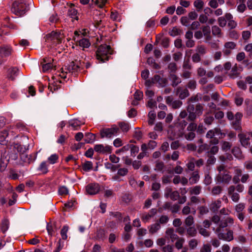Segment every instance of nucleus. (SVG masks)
<instances>
[{
  "label": "nucleus",
  "instance_id": "obj_1",
  "mask_svg": "<svg viewBox=\"0 0 252 252\" xmlns=\"http://www.w3.org/2000/svg\"><path fill=\"white\" fill-rule=\"evenodd\" d=\"M217 169L218 173L216 176V181L220 183L229 184L232 180V176L230 172L225 168V166L221 164L217 166Z\"/></svg>",
  "mask_w": 252,
  "mask_h": 252
},
{
  "label": "nucleus",
  "instance_id": "obj_2",
  "mask_svg": "<svg viewBox=\"0 0 252 252\" xmlns=\"http://www.w3.org/2000/svg\"><path fill=\"white\" fill-rule=\"evenodd\" d=\"M113 53V50L110 45L102 44L100 45L96 51V58L101 63L108 61L110 55Z\"/></svg>",
  "mask_w": 252,
  "mask_h": 252
},
{
  "label": "nucleus",
  "instance_id": "obj_3",
  "mask_svg": "<svg viewBox=\"0 0 252 252\" xmlns=\"http://www.w3.org/2000/svg\"><path fill=\"white\" fill-rule=\"evenodd\" d=\"M234 175L232 177V180L234 184L239 183L240 181L242 183H246L250 179V175L248 173L243 174V170L238 167H234Z\"/></svg>",
  "mask_w": 252,
  "mask_h": 252
},
{
  "label": "nucleus",
  "instance_id": "obj_4",
  "mask_svg": "<svg viewBox=\"0 0 252 252\" xmlns=\"http://www.w3.org/2000/svg\"><path fill=\"white\" fill-rule=\"evenodd\" d=\"M27 11V7L23 0H16L13 2L11 11L14 14L19 16H22Z\"/></svg>",
  "mask_w": 252,
  "mask_h": 252
},
{
  "label": "nucleus",
  "instance_id": "obj_5",
  "mask_svg": "<svg viewBox=\"0 0 252 252\" xmlns=\"http://www.w3.org/2000/svg\"><path fill=\"white\" fill-rule=\"evenodd\" d=\"M224 228L217 227L216 228L213 227V230L217 235L218 238L220 240H223L228 242L233 240L234 237L233 231L226 228L225 229L226 233H224Z\"/></svg>",
  "mask_w": 252,
  "mask_h": 252
},
{
  "label": "nucleus",
  "instance_id": "obj_6",
  "mask_svg": "<svg viewBox=\"0 0 252 252\" xmlns=\"http://www.w3.org/2000/svg\"><path fill=\"white\" fill-rule=\"evenodd\" d=\"M63 37L60 32L52 31L47 34L45 38L46 42L51 43L53 45H57L62 42Z\"/></svg>",
  "mask_w": 252,
  "mask_h": 252
},
{
  "label": "nucleus",
  "instance_id": "obj_7",
  "mask_svg": "<svg viewBox=\"0 0 252 252\" xmlns=\"http://www.w3.org/2000/svg\"><path fill=\"white\" fill-rule=\"evenodd\" d=\"M15 148H17V151L20 153V158L24 162L30 163L35 159L36 158V154L28 155L26 153L24 152L26 149H23L21 145H17Z\"/></svg>",
  "mask_w": 252,
  "mask_h": 252
},
{
  "label": "nucleus",
  "instance_id": "obj_8",
  "mask_svg": "<svg viewBox=\"0 0 252 252\" xmlns=\"http://www.w3.org/2000/svg\"><path fill=\"white\" fill-rule=\"evenodd\" d=\"M119 131V128L116 126L113 125L111 128H103L100 131L101 138H111L117 134Z\"/></svg>",
  "mask_w": 252,
  "mask_h": 252
},
{
  "label": "nucleus",
  "instance_id": "obj_9",
  "mask_svg": "<svg viewBox=\"0 0 252 252\" xmlns=\"http://www.w3.org/2000/svg\"><path fill=\"white\" fill-rule=\"evenodd\" d=\"M238 136L242 146L247 147L250 145V140L252 138V132L241 133Z\"/></svg>",
  "mask_w": 252,
  "mask_h": 252
},
{
  "label": "nucleus",
  "instance_id": "obj_10",
  "mask_svg": "<svg viewBox=\"0 0 252 252\" xmlns=\"http://www.w3.org/2000/svg\"><path fill=\"white\" fill-rule=\"evenodd\" d=\"M80 32L77 31L74 32V40L77 42H78L79 46L83 48L89 47L91 43L89 39L84 38L79 39V37L80 35Z\"/></svg>",
  "mask_w": 252,
  "mask_h": 252
},
{
  "label": "nucleus",
  "instance_id": "obj_11",
  "mask_svg": "<svg viewBox=\"0 0 252 252\" xmlns=\"http://www.w3.org/2000/svg\"><path fill=\"white\" fill-rule=\"evenodd\" d=\"M80 62L77 60L71 62L69 64L65 67V70H66L65 72L67 73L68 72L76 75V73L78 71L80 68Z\"/></svg>",
  "mask_w": 252,
  "mask_h": 252
},
{
  "label": "nucleus",
  "instance_id": "obj_12",
  "mask_svg": "<svg viewBox=\"0 0 252 252\" xmlns=\"http://www.w3.org/2000/svg\"><path fill=\"white\" fill-rule=\"evenodd\" d=\"M13 52L12 47L9 45H3L0 46V56L5 58L10 56Z\"/></svg>",
  "mask_w": 252,
  "mask_h": 252
},
{
  "label": "nucleus",
  "instance_id": "obj_13",
  "mask_svg": "<svg viewBox=\"0 0 252 252\" xmlns=\"http://www.w3.org/2000/svg\"><path fill=\"white\" fill-rule=\"evenodd\" d=\"M100 190V186L97 183H91L86 187V192L90 195L97 193Z\"/></svg>",
  "mask_w": 252,
  "mask_h": 252
},
{
  "label": "nucleus",
  "instance_id": "obj_14",
  "mask_svg": "<svg viewBox=\"0 0 252 252\" xmlns=\"http://www.w3.org/2000/svg\"><path fill=\"white\" fill-rule=\"evenodd\" d=\"M243 117V114L240 112H237L235 115L234 119L232 120V125L235 130H239L241 129V121L242 118Z\"/></svg>",
  "mask_w": 252,
  "mask_h": 252
},
{
  "label": "nucleus",
  "instance_id": "obj_15",
  "mask_svg": "<svg viewBox=\"0 0 252 252\" xmlns=\"http://www.w3.org/2000/svg\"><path fill=\"white\" fill-rule=\"evenodd\" d=\"M243 68L241 65L235 64L232 68L228 76L231 79H235L238 77L240 73L243 71Z\"/></svg>",
  "mask_w": 252,
  "mask_h": 252
},
{
  "label": "nucleus",
  "instance_id": "obj_16",
  "mask_svg": "<svg viewBox=\"0 0 252 252\" xmlns=\"http://www.w3.org/2000/svg\"><path fill=\"white\" fill-rule=\"evenodd\" d=\"M153 81L155 84H157L158 87H164L168 83V80L166 78L162 77L157 74L155 75L153 77Z\"/></svg>",
  "mask_w": 252,
  "mask_h": 252
},
{
  "label": "nucleus",
  "instance_id": "obj_17",
  "mask_svg": "<svg viewBox=\"0 0 252 252\" xmlns=\"http://www.w3.org/2000/svg\"><path fill=\"white\" fill-rule=\"evenodd\" d=\"M94 150L96 152L103 154L111 153V147L108 145L104 146L102 144H96L94 146Z\"/></svg>",
  "mask_w": 252,
  "mask_h": 252
},
{
  "label": "nucleus",
  "instance_id": "obj_18",
  "mask_svg": "<svg viewBox=\"0 0 252 252\" xmlns=\"http://www.w3.org/2000/svg\"><path fill=\"white\" fill-rule=\"evenodd\" d=\"M157 213V209L153 208L151 209L148 213H143L141 216V219L145 222H148L151 218L154 217Z\"/></svg>",
  "mask_w": 252,
  "mask_h": 252
},
{
  "label": "nucleus",
  "instance_id": "obj_19",
  "mask_svg": "<svg viewBox=\"0 0 252 252\" xmlns=\"http://www.w3.org/2000/svg\"><path fill=\"white\" fill-rule=\"evenodd\" d=\"M19 70L16 67H12L7 71V78L11 80H14L15 77L18 75Z\"/></svg>",
  "mask_w": 252,
  "mask_h": 252
},
{
  "label": "nucleus",
  "instance_id": "obj_20",
  "mask_svg": "<svg viewBox=\"0 0 252 252\" xmlns=\"http://www.w3.org/2000/svg\"><path fill=\"white\" fill-rule=\"evenodd\" d=\"M221 203V201L220 199L212 201L209 205L210 211L214 213L217 212L218 210L220 208Z\"/></svg>",
  "mask_w": 252,
  "mask_h": 252
},
{
  "label": "nucleus",
  "instance_id": "obj_21",
  "mask_svg": "<svg viewBox=\"0 0 252 252\" xmlns=\"http://www.w3.org/2000/svg\"><path fill=\"white\" fill-rule=\"evenodd\" d=\"M232 187L228 188L227 193L233 202H238L240 198V196L238 192L234 191Z\"/></svg>",
  "mask_w": 252,
  "mask_h": 252
},
{
  "label": "nucleus",
  "instance_id": "obj_22",
  "mask_svg": "<svg viewBox=\"0 0 252 252\" xmlns=\"http://www.w3.org/2000/svg\"><path fill=\"white\" fill-rule=\"evenodd\" d=\"M176 93L179 97L182 99H185L189 94V92L187 88H183L181 87L177 88Z\"/></svg>",
  "mask_w": 252,
  "mask_h": 252
},
{
  "label": "nucleus",
  "instance_id": "obj_23",
  "mask_svg": "<svg viewBox=\"0 0 252 252\" xmlns=\"http://www.w3.org/2000/svg\"><path fill=\"white\" fill-rule=\"evenodd\" d=\"M8 154L4 152L3 155L0 153V166L5 168L9 161V158L7 157Z\"/></svg>",
  "mask_w": 252,
  "mask_h": 252
},
{
  "label": "nucleus",
  "instance_id": "obj_24",
  "mask_svg": "<svg viewBox=\"0 0 252 252\" xmlns=\"http://www.w3.org/2000/svg\"><path fill=\"white\" fill-rule=\"evenodd\" d=\"M165 234L172 242H174L179 238L177 234L175 233L174 229L173 228H168L165 231Z\"/></svg>",
  "mask_w": 252,
  "mask_h": 252
},
{
  "label": "nucleus",
  "instance_id": "obj_25",
  "mask_svg": "<svg viewBox=\"0 0 252 252\" xmlns=\"http://www.w3.org/2000/svg\"><path fill=\"white\" fill-rule=\"evenodd\" d=\"M200 179V176L198 171H195L192 173L191 176L189 178L190 185L197 183Z\"/></svg>",
  "mask_w": 252,
  "mask_h": 252
},
{
  "label": "nucleus",
  "instance_id": "obj_26",
  "mask_svg": "<svg viewBox=\"0 0 252 252\" xmlns=\"http://www.w3.org/2000/svg\"><path fill=\"white\" fill-rule=\"evenodd\" d=\"M168 192L165 194V196H169L170 198L173 201L177 200L179 198L180 194L178 191H172L171 189H168Z\"/></svg>",
  "mask_w": 252,
  "mask_h": 252
},
{
  "label": "nucleus",
  "instance_id": "obj_27",
  "mask_svg": "<svg viewBox=\"0 0 252 252\" xmlns=\"http://www.w3.org/2000/svg\"><path fill=\"white\" fill-rule=\"evenodd\" d=\"M43 61L45 63L42 64L43 72H47L53 68V65L51 63V62L53 61V59H48V61H46V59H44Z\"/></svg>",
  "mask_w": 252,
  "mask_h": 252
},
{
  "label": "nucleus",
  "instance_id": "obj_28",
  "mask_svg": "<svg viewBox=\"0 0 252 252\" xmlns=\"http://www.w3.org/2000/svg\"><path fill=\"white\" fill-rule=\"evenodd\" d=\"M234 223V220L231 217L227 218L225 220H221L217 227L220 228H226L229 224H232Z\"/></svg>",
  "mask_w": 252,
  "mask_h": 252
},
{
  "label": "nucleus",
  "instance_id": "obj_29",
  "mask_svg": "<svg viewBox=\"0 0 252 252\" xmlns=\"http://www.w3.org/2000/svg\"><path fill=\"white\" fill-rule=\"evenodd\" d=\"M160 228V224L158 222H157L154 224H152L148 227L149 233L152 234L157 233Z\"/></svg>",
  "mask_w": 252,
  "mask_h": 252
},
{
  "label": "nucleus",
  "instance_id": "obj_30",
  "mask_svg": "<svg viewBox=\"0 0 252 252\" xmlns=\"http://www.w3.org/2000/svg\"><path fill=\"white\" fill-rule=\"evenodd\" d=\"M84 140L86 143H92L95 140V135L92 133H87Z\"/></svg>",
  "mask_w": 252,
  "mask_h": 252
},
{
  "label": "nucleus",
  "instance_id": "obj_31",
  "mask_svg": "<svg viewBox=\"0 0 252 252\" xmlns=\"http://www.w3.org/2000/svg\"><path fill=\"white\" fill-rule=\"evenodd\" d=\"M202 188L200 186H195L193 187L190 188L189 189L190 195H197L200 193Z\"/></svg>",
  "mask_w": 252,
  "mask_h": 252
},
{
  "label": "nucleus",
  "instance_id": "obj_32",
  "mask_svg": "<svg viewBox=\"0 0 252 252\" xmlns=\"http://www.w3.org/2000/svg\"><path fill=\"white\" fill-rule=\"evenodd\" d=\"M78 12L77 10L74 8V7H70L67 12V14L69 16H70L71 18L78 20V16H77Z\"/></svg>",
  "mask_w": 252,
  "mask_h": 252
},
{
  "label": "nucleus",
  "instance_id": "obj_33",
  "mask_svg": "<svg viewBox=\"0 0 252 252\" xmlns=\"http://www.w3.org/2000/svg\"><path fill=\"white\" fill-rule=\"evenodd\" d=\"M165 167L163 162L158 160L155 161V170L156 171L163 172V169Z\"/></svg>",
  "mask_w": 252,
  "mask_h": 252
},
{
  "label": "nucleus",
  "instance_id": "obj_34",
  "mask_svg": "<svg viewBox=\"0 0 252 252\" xmlns=\"http://www.w3.org/2000/svg\"><path fill=\"white\" fill-rule=\"evenodd\" d=\"M81 125L80 121L78 120H72L69 122V126H71L73 130H77Z\"/></svg>",
  "mask_w": 252,
  "mask_h": 252
},
{
  "label": "nucleus",
  "instance_id": "obj_35",
  "mask_svg": "<svg viewBox=\"0 0 252 252\" xmlns=\"http://www.w3.org/2000/svg\"><path fill=\"white\" fill-rule=\"evenodd\" d=\"M170 77L172 80V86L173 87H176L181 82V79L174 74H171Z\"/></svg>",
  "mask_w": 252,
  "mask_h": 252
},
{
  "label": "nucleus",
  "instance_id": "obj_36",
  "mask_svg": "<svg viewBox=\"0 0 252 252\" xmlns=\"http://www.w3.org/2000/svg\"><path fill=\"white\" fill-rule=\"evenodd\" d=\"M197 228L198 230L199 233L205 237H208L210 235V232L207 230L205 228H203L201 225H198Z\"/></svg>",
  "mask_w": 252,
  "mask_h": 252
},
{
  "label": "nucleus",
  "instance_id": "obj_37",
  "mask_svg": "<svg viewBox=\"0 0 252 252\" xmlns=\"http://www.w3.org/2000/svg\"><path fill=\"white\" fill-rule=\"evenodd\" d=\"M232 154L237 158H241L242 157V153L239 147H234L232 149Z\"/></svg>",
  "mask_w": 252,
  "mask_h": 252
},
{
  "label": "nucleus",
  "instance_id": "obj_38",
  "mask_svg": "<svg viewBox=\"0 0 252 252\" xmlns=\"http://www.w3.org/2000/svg\"><path fill=\"white\" fill-rule=\"evenodd\" d=\"M220 132V129L217 128H215L213 129L209 130L206 135L207 138L212 139L214 138L215 134H218Z\"/></svg>",
  "mask_w": 252,
  "mask_h": 252
},
{
  "label": "nucleus",
  "instance_id": "obj_39",
  "mask_svg": "<svg viewBox=\"0 0 252 252\" xmlns=\"http://www.w3.org/2000/svg\"><path fill=\"white\" fill-rule=\"evenodd\" d=\"M236 186L234 185H231L228 188H233L234 191H235L236 190L238 193H241L243 192L245 190V187L243 185L240 184L239 183L238 184H236Z\"/></svg>",
  "mask_w": 252,
  "mask_h": 252
},
{
  "label": "nucleus",
  "instance_id": "obj_40",
  "mask_svg": "<svg viewBox=\"0 0 252 252\" xmlns=\"http://www.w3.org/2000/svg\"><path fill=\"white\" fill-rule=\"evenodd\" d=\"M38 170L44 174H46L48 172V165L46 162H42L39 165Z\"/></svg>",
  "mask_w": 252,
  "mask_h": 252
},
{
  "label": "nucleus",
  "instance_id": "obj_41",
  "mask_svg": "<svg viewBox=\"0 0 252 252\" xmlns=\"http://www.w3.org/2000/svg\"><path fill=\"white\" fill-rule=\"evenodd\" d=\"M185 224L186 226H191L194 223V217L192 215H189L184 220Z\"/></svg>",
  "mask_w": 252,
  "mask_h": 252
},
{
  "label": "nucleus",
  "instance_id": "obj_42",
  "mask_svg": "<svg viewBox=\"0 0 252 252\" xmlns=\"http://www.w3.org/2000/svg\"><path fill=\"white\" fill-rule=\"evenodd\" d=\"M147 63L154 69H159L160 68V65L156 63L155 60L152 58H149L148 59Z\"/></svg>",
  "mask_w": 252,
  "mask_h": 252
},
{
  "label": "nucleus",
  "instance_id": "obj_43",
  "mask_svg": "<svg viewBox=\"0 0 252 252\" xmlns=\"http://www.w3.org/2000/svg\"><path fill=\"white\" fill-rule=\"evenodd\" d=\"M188 228L187 229V235L190 237H195L197 234V230L193 226H188Z\"/></svg>",
  "mask_w": 252,
  "mask_h": 252
},
{
  "label": "nucleus",
  "instance_id": "obj_44",
  "mask_svg": "<svg viewBox=\"0 0 252 252\" xmlns=\"http://www.w3.org/2000/svg\"><path fill=\"white\" fill-rule=\"evenodd\" d=\"M119 126L123 132H127L130 128L128 123L125 122H121L119 123Z\"/></svg>",
  "mask_w": 252,
  "mask_h": 252
},
{
  "label": "nucleus",
  "instance_id": "obj_45",
  "mask_svg": "<svg viewBox=\"0 0 252 252\" xmlns=\"http://www.w3.org/2000/svg\"><path fill=\"white\" fill-rule=\"evenodd\" d=\"M222 188L220 186H216L213 187L211 190V194L213 195H218L221 193Z\"/></svg>",
  "mask_w": 252,
  "mask_h": 252
},
{
  "label": "nucleus",
  "instance_id": "obj_46",
  "mask_svg": "<svg viewBox=\"0 0 252 252\" xmlns=\"http://www.w3.org/2000/svg\"><path fill=\"white\" fill-rule=\"evenodd\" d=\"M9 221L6 219H4L2 220L1 223V230L2 232L4 233L8 228Z\"/></svg>",
  "mask_w": 252,
  "mask_h": 252
},
{
  "label": "nucleus",
  "instance_id": "obj_47",
  "mask_svg": "<svg viewBox=\"0 0 252 252\" xmlns=\"http://www.w3.org/2000/svg\"><path fill=\"white\" fill-rule=\"evenodd\" d=\"M177 241L175 243V246L178 250H180L183 248L184 243H185V239L183 238H179L176 239Z\"/></svg>",
  "mask_w": 252,
  "mask_h": 252
},
{
  "label": "nucleus",
  "instance_id": "obj_48",
  "mask_svg": "<svg viewBox=\"0 0 252 252\" xmlns=\"http://www.w3.org/2000/svg\"><path fill=\"white\" fill-rule=\"evenodd\" d=\"M231 146V143L227 141H222L221 143V149L222 151L225 152L229 150Z\"/></svg>",
  "mask_w": 252,
  "mask_h": 252
},
{
  "label": "nucleus",
  "instance_id": "obj_49",
  "mask_svg": "<svg viewBox=\"0 0 252 252\" xmlns=\"http://www.w3.org/2000/svg\"><path fill=\"white\" fill-rule=\"evenodd\" d=\"M156 113L154 111H151L148 114V124L149 125H153L154 123V121L156 118Z\"/></svg>",
  "mask_w": 252,
  "mask_h": 252
},
{
  "label": "nucleus",
  "instance_id": "obj_50",
  "mask_svg": "<svg viewBox=\"0 0 252 252\" xmlns=\"http://www.w3.org/2000/svg\"><path fill=\"white\" fill-rule=\"evenodd\" d=\"M212 32L215 36H221V29L217 26H213L212 27Z\"/></svg>",
  "mask_w": 252,
  "mask_h": 252
},
{
  "label": "nucleus",
  "instance_id": "obj_51",
  "mask_svg": "<svg viewBox=\"0 0 252 252\" xmlns=\"http://www.w3.org/2000/svg\"><path fill=\"white\" fill-rule=\"evenodd\" d=\"M93 163L90 161H86L83 164V169L85 171H89L93 168Z\"/></svg>",
  "mask_w": 252,
  "mask_h": 252
},
{
  "label": "nucleus",
  "instance_id": "obj_52",
  "mask_svg": "<svg viewBox=\"0 0 252 252\" xmlns=\"http://www.w3.org/2000/svg\"><path fill=\"white\" fill-rule=\"evenodd\" d=\"M196 51L199 55H203L206 53V48L203 45H199L196 47Z\"/></svg>",
  "mask_w": 252,
  "mask_h": 252
},
{
  "label": "nucleus",
  "instance_id": "obj_53",
  "mask_svg": "<svg viewBox=\"0 0 252 252\" xmlns=\"http://www.w3.org/2000/svg\"><path fill=\"white\" fill-rule=\"evenodd\" d=\"M195 133L193 131H189V132L184 133V137L189 141H192L195 137Z\"/></svg>",
  "mask_w": 252,
  "mask_h": 252
},
{
  "label": "nucleus",
  "instance_id": "obj_54",
  "mask_svg": "<svg viewBox=\"0 0 252 252\" xmlns=\"http://www.w3.org/2000/svg\"><path fill=\"white\" fill-rule=\"evenodd\" d=\"M68 230V226L67 225H64L62 228L61 231V235L62 236V238L63 240H66L67 238V233Z\"/></svg>",
  "mask_w": 252,
  "mask_h": 252
},
{
  "label": "nucleus",
  "instance_id": "obj_55",
  "mask_svg": "<svg viewBox=\"0 0 252 252\" xmlns=\"http://www.w3.org/2000/svg\"><path fill=\"white\" fill-rule=\"evenodd\" d=\"M204 2L201 0H196L194 2V6L196 8L197 11L199 12L203 8Z\"/></svg>",
  "mask_w": 252,
  "mask_h": 252
},
{
  "label": "nucleus",
  "instance_id": "obj_56",
  "mask_svg": "<svg viewBox=\"0 0 252 252\" xmlns=\"http://www.w3.org/2000/svg\"><path fill=\"white\" fill-rule=\"evenodd\" d=\"M46 229L48 234L52 236L54 234V229H56V228L52 223H48L47 224Z\"/></svg>",
  "mask_w": 252,
  "mask_h": 252
},
{
  "label": "nucleus",
  "instance_id": "obj_57",
  "mask_svg": "<svg viewBox=\"0 0 252 252\" xmlns=\"http://www.w3.org/2000/svg\"><path fill=\"white\" fill-rule=\"evenodd\" d=\"M98 239L103 240L106 238V232L104 229H100L97 232L96 235Z\"/></svg>",
  "mask_w": 252,
  "mask_h": 252
},
{
  "label": "nucleus",
  "instance_id": "obj_58",
  "mask_svg": "<svg viewBox=\"0 0 252 252\" xmlns=\"http://www.w3.org/2000/svg\"><path fill=\"white\" fill-rule=\"evenodd\" d=\"M198 244V241L195 239H192L189 242V246L190 249H195Z\"/></svg>",
  "mask_w": 252,
  "mask_h": 252
},
{
  "label": "nucleus",
  "instance_id": "obj_59",
  "mask_svg": "<svg viewBox=\"0 0 252 252\" xmlns=\"http://www.w3.org/2000/svg\"><path fill=\"white\" fill-rule=\"evenodd\" d=\"M130 148L129 149H130V155L132 157H134L136 156V154L138 152L139 147L134 145H130Z\"/></svg>",
  "mask_w": 252,
  "mask_h": 252
},
{
  "label": "nucleus",
  "instance_id": "obj_60",
  "mask_svg": "<svg viewBox=\"0 0 252 252\" xmlns=\"http://www.w3.org/2000/svg\"><path fill=\"white\" fill-rule=\"evenodd\" d=\"M168 69L171 74H174L177 70L176 64L174 63H170L168 65Z\"/></svg>",
  "mask_w": 252,
  "mask_h": 252
},
{
  "label": "nucleus",
  "instance_id": "obj_61",
  "mask_svg": "<svg viewBox=\"0 0 252 252\" xmlns=\"http://www.w3.org/2000/svg\"><path fill=\"white\" fill-rule=\"evenodd\" d=\"M245 208V205L243 203H240L235 206V210L237 213L243 212Z\"/></svg>",
  "mask_w": 252,
  "mask_h": 252
},
{
  "label": "nucleus",
  "instance_id": "obj_62",
  "mask_svg": "<svg viewBox=\"0 0 252 252\" xmlns=\"http://www.w3.org/2000/svg\"><path fill=\"white\" fill-rule=\"evenodd\" d=\"M197 129V124L194 122H191L187 126V130L188 131L194 132Z\"/></svg>",
  "mask_w": 252,
  "mask_h": 252
},
{
  "label": "nucleus",
  "instance_id": "obj_63",
  "mask_svg": "<svg viewBox=\"0 0 252 252\" xmlns=\"http://www.w3.org/2000/svg\"><path fill=\"white\" fill-rule=\"evenodd\" d=\"M162 252H172L173 251V246L171 245H166L161 248Z\"/></svg>",
  "mask_w": 252,
  "mask_h": 252
},
{
  "label": "nucleus",
  "instance_id": "obj_64",
  "mask_svg": "<svg viewBox=\"0 0 252 252\" xmlns=\"http://www.w3.org/2000/svg\"><path fill=\"white\" fill-rule=\"evenodd\" d=\"M200 252H211V246L209 244H204L203 245L200 250Z\"/></svg>",
  "mask_w": 252,
  "mask_h": 252
}]
</instances>
